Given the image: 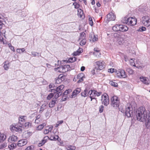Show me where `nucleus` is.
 <instances>
[{
  "label": "nucleus",
  "instance_id": "1",
  "mask_svg": "<svg viewBox=\"0 0 150 150\" xmlns=\"http://www.w3.org/2000/svg\"><path fill=\"white\" fill-rule=\"evenodd\" d=\"M137 120L141 122H145V125H147L150 122V113L149 111L146 110L144 108L139 107L137 111Z\"/></svg>",
  "mask_w": 150,
  "mask_h": 150
},
{
  "label": "nucleus",
  "instance_id": "2",
  "mask_svg": "<svg viewBox=\"0 0 150 150\" xmlns=\"http://www.w3.org/2000/svg\"><path fill=\"white\" fill-rule=\"evenodd\" d=\"M95 63L96 66V68H94L91 71L92 73L93 74L96 73L97 70H102L105 67V63L103 61H97Z\"/></svg>",
  "mask_w": 150,
  "mask_h": 150
},
{
  "label": "nucleus",
  "instance_id": "3",
  "mask_svg": "<svg viewBox=\"0 0 150 150\" xmlns=\"http://www.w3.org/2000/svg\"><path fill=\"white\" fill-rule=\"evenodd\" d=\"M111 105L113 107L117 108L119 106L120 101L117 97L114 96L111 98Z\"/></svg>",
  "mask_w": 150,
  "mask_h": 150
},
{
  "label": "nucleus",
  "instance_id": "4",
  "mask_svg": "<svg viewBox=\"0 0 150 150\" xmlns=\"http://www.w3.org/2000/svg\"><path fill=\"white\" fill-rule=\"evenodd\" d=\"M22 126L15 125H11L10 127V129L12 132H17L20 133L22 131V127H23Z\"/></svg>",
  "mask_w": 150,
  "mask_h": 150
},
{
  "label": "nucleus",
  "instance_id": "5",
  "mask_svg": "<svg viewBox=\"0 0 150 150\" xmlns=\"http://www.w3.org/2000/svg\"><path fill=\"white\" fill-rule=\"evenodd\" d=\"M132 108L131 106L129 104L128 105L126 106L125 115H126L127 117H129L131 116L132 114Z\"/></svg>",
  "mask_w": 150,
  "mask_h": 150
},
{
  "label": "nucleus",
  "instance_id": "6",
  "mask_svg": "<svg viewBox=\"0 0 150 150\" xmlns=\"http://www.w3.org/2000/svg\"><path fill=\"white\" fill-rule=\"evenodd\" d=\"M101 100L103 104L107 106L109 103V100L108 96L107 94H105L102 96Z\"/></svg>",
  "mask_w": 150,
  "mask_h": 150
},
{
  "label": "nucleus",
  "instance_id": "7",
  "mask_svg": "<svg viewBox=\"0 0 150 150\" xmlns=\"http://www.w3.org/2000/svg\"><path fill=\"white\" fill-rule=\"evenodd\" d=\"M114 36L115 39L118 42L120 45L122 44L124 42V40L121 36L117 33H115L114 34Z\"/></svg>",
  "mask_w": 150,
  "mask_h": 150
},
{
  "label": "nucleus",
  "instance_id": "8",
  "mask_svg": "<svg viewBox=\"0 0 150 150\" xmlns=\"http://www.w3.org/2000/svg\"><path fill=\"white\" fill-rule=\"evenodd\" d=\"M142 23L144 25L149 26L150 25V18L148 16L143 17Z\"/></svg>",
  "mask_w": 150,
  "mask_h": 150
},
{
  "label": "nucleus",
  "instance_id": "9",
  "mask_svg": "<svg viewBox=\"0 0 150 150\" xmlns=\"http://www.w3.org/2000/svg\"><path fill=\"white\" fill-rule=\"evenodd\" d=\"M64 88V85H62L57 87L56 89H52L50 91L52 92H53L54 93H55L57 92H62V91Z\"/></svg>",
  "mask_w": 150,
  "mask_h": 150
},
{
  "label": "nucleus",
  "instance_id": "10",
  "mask_svg": "<svg viewBox=\"0 0 150 150\" xmlns=\"http://www.w3.org/2000/svg\"><path fill=\"white\" fill-rule=\"evenodd\" d=\"M75 65L73 66V68H71V67L70 65H65L63 66H60L59 67H58L57 69L60 68L62 69L63 70V71L65 72L66 71H68V70H70L71 69H74V67Z\"/></svg>",
  "mask_w": 150,
  "mask_h": 150
},
{
  "label": "nucleus",
  "instance_id": "11",
  "mask_svg": "<svg viewBox=\"0 0 150 150\" xmlns=\"http://www.w3.org/2000/svg\"><path fill=\"white\" fill-rule=\"evenodd\" d=\"M129 21L128 25L130 26H133L135 25L137 22V20L136 18H133L132 17H129Z\"/></svg>",
  "mask_w": 150,
  "mask_h": 150
},
{
  "label": "nucleus",
  "instance_id": "12",
  "mask_svg": "<svg viewBox=\"0 0 150 150\" xmlns=\"http://www.w3.org/2000/svg\"><path fill=\"white\" fill-rule=\"evenodd\" d=\"M107 20L109 21H114L116 17L115 15L112 13H111L107 15Z\"/></svg>",
  "mask_w": 150,
  "mask_h": 150
},
{
  "label": "nucleus",
  "instance_id": "13",
  "mask_svg": "<svg viewBox=\"0 0 150 150\" xmlns=\"http://www.w3.org/2000/svg\"><path fill=\"white\" fill-rule=\"evenodd\" d=\"M89 38L90 40L91 41H92L93 42L97 41L98 40L97 36H95L93 33H90Z\"/></svg>",
  "mask_w": 150,
  "mask_h": 150
},
{
  "label": "nucleus",
  "instance_id": "14",
  "mask_svg": "<svg viewBox=\"0 0 150 150\" xmlns=\"http://www.w3.org/2000/svg\"><path fill=\"white\" fill-rule=\"evenodd\" d=\"M81 89L80 88H77L74 90L73 92L72 95L70 96V97L73 98L75 97L76 95L79 93L81 92Z\"/></svg>",
  "mask_w": 150,
  "mask_h": 150
},
{
  "label": "nucleus",
  "instance_id": "15",
  "mask_svg": "<svg viewBox=\"0 0 150 150\" xmlns=\"http://www.w3.org/2000/svg\"><path fill=\"white\" fill-rule=\"evenodd\" d=\"M89 93H90V97L91 98V101H92L93 99H94L95 103L96 104L97 103V101L95 98V95L93 94V90H89Z\"/></svg>",
  "mask_w": 150,
  "mask_h": 150
},
{
  "label": "nucleus",
  "instance_id": "16",
  "mask_svg": "<svg viewBox=\"0 0 150 150\" xmlns=\"http://www.w3.org/2000/svg\"><path fill=\"white\" fill-rule=\"evenodd\" d=\"M57 102V99L54 98H53L52 101L49 103V107L51 108L53 107Z\"/></svg>",
  "mask_w": 150,
  "mask_h": 150
},
{
  "label": "nucleus",
  "instance_id": "17",
  "mask_svg": "<svg viewBox=\"0 0 150 150\" xmlns=\"http://www.w3.org/2000/svg\"><path fill=\"white\" fill-rule=\"evenodd\" d=\"M120 32H124L126 31L128 29V28L126 26L122 25H120Z\"/></svg>",
  "mask_w": 150,
  "mask_h": 150
},
{
  "label": "nucleus",
  "instance_id": "18",
  "mask_svg": "<svg viewBox=\"0 0 150 150\" xmlns=\"http://www.w3.org/2000/svg\"><path fill=\"white\" fill-rule=\"evenodd\" d=\"M141 81L146 85L149 84L148 79L146 77H140V78Z\"/></svg>",
  "mask_w": 150,
  "mask_h": 150
},
{
  "label": "nucleus",
  "instance_id": "19",
  "mask_svg": "<svg viewBox=\"0 0 150 150\" xmlns=\"http://www.w3.org/2000/svg\"><path fill=\"white\" fill-rule=\"evenodd\" d=\"M27 143V141L26 139L21 140L18 141V146H22L25 145Z\"/></svg>",
  "mask_w": 150,
  "mask_h": 150
},
{
  "label": "nucleus",
  "instance_id": "20",
  "mask_svg": "<svg viewBox=\"0 0 150 150\" xmlns=\"http://www.w3.org/2000/svg\"><path fill=\"white\" fill-rule=\"evenodd\" d=\"M49 139V137L48 136H46L45 137L44 139H42L41 142L40 143L38 144V146H40L43 145L46 142V140Z\"/></svg>",
  "mask_w": 150,
  "mask_h": 150
},
{
  "label": "nucleus",
  "instance_id": "21",
  "mask_svg": "<svg viewBox=\"0 0 150 150\" xmlns=\"http://www.w3.org/2000/svg\"><path fill=\"white\" fill-rule=\"evenodd\" d=\"M120 25L116 24L112 27V30L115 31H119Z\"/></svg>",
  "mask_w": 150,
  "mask_h": 150
},
{
  "label": "nucleus",
  "instance_id": "22",
  "mask_svg": "<svg viewBox=\"0 0 150 150\" xmlns=\"http://www.w3.org/2000/svg\"><path fill=\"white\" fill-rule=\"evenodd\" d=\"M47 106L45 104H43L40 107V109L39 110V112L42 113L44 111V110L46 109Z\"/></svg>",
  "mask_w": 150,
  "mask_h": 150
},
{
  "label": "nucleus",
  "instance_id": "23",
  "mask_svg": "<svg viewBox=\"0 0 150 150\" xmlns=\"http://www.w3.org/2000/svg\"><path fill=\"white\" fill-rule=\"evenodd\" d=\"M120 72H121V75H122L121 78H125L127 77V75L125 74V71L122 69H120Z\"/></svg>",
  "mask_w": 150,
  "mask_h": 150
},
{
  "label": "nucleus",
  "instance_id": "24",
  "mask_svg": "<svg viewBox=\"0 0 150 150\" xmlns=\"http://www.w3.org/2000/svg\"><path fill=\"white\" fill-rule=\"evenodd\" d=\"M128 20L129 18L125 17L122 18L121 21L122 23H125L126 24H127L128 25L129 21V20Z\"/></svg>",
  "mask_w": 150,
  "mask_h": 150
},
{
  "label": "nucleus",
  "instance_id": "25",
  "mask_svg": "<svg viewBox=\"0 0 150 150\" xmlns=\"http://www.w3.org/2000/svg\"><path fill=\"white\" fill-rule=\"evenodd\" d=\"M6 138V136L0 132V142L4 140Z\"/></svg>",
  "mask_w": 150,
  "mask_h": 150
},
{
  "label": "nucleus",
  "instance_id": "26",
  "mask_svg": "<svg viewBox=\"0 0 150 150\" xmlns=\"http://www.w3.org/2000/svg\"><path fill=\"white\" fill-rule=\"evenodd\" d=\"M12 141H16L18 139V137L14 135H12L9 138Z\"/></svg>",
  "mask_w": 150,
  "mask_h": 150
},
{
  "label": "nucleus",
  "instance_id": "27",
  "mask_svg": "<svg viewBox=\"0 0 150 150\" xmlns=\"http://www.w3.org/2000/svg\"><path fill=\"white\" fill-rule=\"evenodd\" d=\"M4 68L5 70H7L9 68L8 65L9 64V63L8 62H4Z\"/></svg>",
  "mask_w": 150,
  "mask_h": 150
},
{
  "label": "nucleus",
  "instance_id": "28",
  "mask_svg": "<svg viewBox=\"0 0 150 150\" xmlns=\"http://www.w3.org/2000/svg\"><path fill=\"white\" fill-rule=\"evenodd\" d=\"M45 123H43L42 124L38 126L37 128V129L38 130H41L45 126Z\"/></svg>",
  "mask_w": 150,
  "mask_h": 150
},
{
  "label": "nucleus",
  "instance_id": "29",
  "mask_svg": "<svg viewBox=\"0 0 150 150\" xmlns=\"http://www.w3.org/2000/svg\"><path fill=\"white\" fill-rule=\"evenodd\" d=\"M54 98L56 99L60 96H61L62 94V92H58L55 93Z\"/></svg>",
  "mask_w": 150,
  "mask_h": 150
},
{
  "label": "nucleus",
  "instance_id": "30",
  "mask_svg": "<svg viewBox=\"0 0 150 150\" xmlns=\"http://www.w3.org/2000/svg\"><path fill=\"white\" fill-rule=\"evenodd\" d=\"M76 58L75 57H70L67 61V62H73L76 60Z\"/></svg>",
  "mask_w": 150,
  "mask_h": 150
},
{
  "label": "nucleus",
  "instance_id": "31",
  "mask_svg": "<svg viewBox=\"0 0 150 150\" xmlns=\"http://www.w3.org/2000/svg\"><path fill=\"white\" fill-rule=\"evenodd\" d=\"M32 134V133L31 132H27L24 134L23 136L24 137H25L28 138L31 136Z\"/></svg>",
  "mask_w": 150,
  "mask_h": 150
},
{
  "label": "nucleus",
  "instance_id": "32",
  "mask_svg": "<svg viewBox=\"0 0 150 150\" xmlns=\"http://www.w3.org/2000/svg\"><path fill=\"white\" fill-rule=\"evenodd\" d=\"M109 84L112 86L114 87H117L118 86V84L117 83L112 81L109 82Z\"/></svg>",
  "mask_w": 150,
  "mask_h": 150
},
{
  "label": "nucleus",
  "instance_id": "33",
  "mask_svg": "<svg viewBox=\"0 0 150 150\" xmlns=\"http://www.w3.org/2000/svg\"><path fill=\"white\" fill-rule=\"evenodd\" d=\"M81 51H82V48H79V50H78L76 52H74V55L76 56L79 55L81 52Z\"/></svg>",
  "mask_w": 150,
  "mask_h": 150
},
{
  "label": "nucleus",
  "instance_id": "34",
  "mask_svg": "<svg viewBox=\"0 0 150 150\" xmlns=\"http://www.w3.org/2000/svg\"><path fill=\"white\" fill-rule=\"evenodd\" d=\"M121 72H120V69H119L118 71H117L116 72V75L117 77L119 78H121L122 75H121Z\"/></svg>",
  "mask_w": 150,
  "mask_h": 150
},
{
  "label": "nucleus",
  "instance_id": "35",
  "mask_svg": "<svg viewBox=\"0 0 150 150\" xmlns=\"http://www.w3.org/2000/svg\"><path fill=\"white\" fill-rule=\"evenodd\" d=\"M93 90V94L95 95V97L96 96H100L101 93V92H98L94 90Z\"/></svg>",
  "mask_w": 150,
  "mask_h": 150
},
{
  "label": "nucleus",
  "instance_id": "36",
  "mask_svg": "<svg viewBox=\"0 0 150 150\" xmlns=\"http://www.w3.org/2000/svg\"><path fill=\"white\" fill-rule=\"evenodd\" d=\"M77 78L78 79L82 78H84V75L83 73L79 74L77 76Z\"/></svg>",
  "mask_w": 150,
  "mask_h": 150
},
{
  "label": "nucleus",
  "instance_id": "37",
  "mask_svg": "<svg viewBox=\"0 0 150 150\" xmlns=\"http://www.w3.org/2000/svg\"><path fill=\"white\" fill-rule=\"evenodd\" d=\"M71 92V90L70 89H69L66 90L63 93V96L67 95L70 92Z\"/></svg>",
  "mask_w": 150,
  "mask_h": 150
},
{
  "label": "nucleus",
  "instance_id": "38",
  "mask_svg": "<svg viewBox=\"0 0 150 150\" xmlns=\"http://www.w3.org/2000/svg\"><path fill=\"white\" fill-rule=\"evenodd\" d=\"M81 40L79 44L80 45L82 46L85 44L86 42V39H80Z\"/></svg>",
  "mask_w": 150,
  "mask_h": 150
},
{
  "label": "nucleus",
  "instance_id": "39",
  "mask_svg": "<svg viewBox=\"0 0 150 150\" xmlns=\"http://www.w3.org/2000/svg\"><path fill=\"white\" fill-rule=\"evenodd\" d=\"M54 93L53 92L51 93L49 95L47 98V100H49L51 99V98H52L54 96Z\"/></svg>",
  "mask_w": 150,
  "mask_h": 150
},
{
  "label": "nucleus",
  "instance_id": "40",
  "mask_svg": "<svg viewBox=\"0 0 150 150\" xmlns=\"http://www.w3.org/2000/svg\"><path fill=\"white\" fill-rule=\"evenodd\" d=\"M80 39H85V33L84 32H82L80 34Z\"/></svg>",
  "mask_w": 150,
  "mask_h": 150
},
{
  "label": "nucleus",
  "instance_id": "41",
  "mask_svg": "<svg viewBox=\"0 0 150 150\" xmlns=\"http://www.w3.org/2000/svg\"><path fill=\"white\" fill-rule=\"evenodd\" d=\"M126 71L130 74H132L134 73V71L130 68L127 69Z\"/></svg>",
  "mask_w": 150,
  "mask_h": 150
},
{
  "label": "nucleus",
  "instance_id": "42",
  "mask_svg": "<svg viewBox=\"0 0 150 150\" xmlns=\"http://www.w3.org/2000/svg\"><path fill=\"white\" fill-rule=\"evenodd\" d=\"M32 123H31L28 122L25 123V124L24 126L26 128L30 127L31 126Z\"/></svg>",
  "mask_w": 150,
  "mask_h": 150
},
{
  "label": "nucleus",
  "instance_id": "43",
  "mask_svg": "<svg viewBox=\"0 0 150 150\" xmlns=\"http://www.w3.org/2000/svg\"><path fill=\"white\" fill-rule=\"evenodd\" d=\"M58 78L59 79H60V80H61L62 81L65 79V76L61 74L59 76Z\"/></svg>",
  "mask_w": 150,
  "mask_h": 150
},
{
  "label": "nucleus",
  "instance_id": "44",
  "mask_svg": "<svg viewBox=\"0 0 150 150\" xmlns=\"http://www.w3.org/2000/svg\"><path fill=\"white\" fill-rule=\"evenodd\" d=\"M129 61L130 62V64L131 65L133 66L136 67V66L135 65V63L134 62V61L133 59H130L129 60Z\"/></svg>",
  "mask_w": 150,
  "mask_h": 150
},
{
  "label": "nucleus",
  "instance_id": "45",
  "mask_svg": "<svg viewBox=\"0 0 150 150\" xmlns=\"http://www.w3.org/2000/svg\"><path fill=\"white\" fill-rule=\"evenodd\" d=\"M146 28L142 26V27L139 28L138 30V31H145L146 30Z\"/></svg>",
  "mask_w": 150,
  "mask_h": 150
},
{
  "label": "nucleus",
  "instance_id": "46",
  "mask_svg": "<svg viewBox=\"0 0 150 150\" xmlns=\"http://www.w3.org/2000/svg\"><path fill=\"white\" fill-rule=\"evenodd\" d=\"M93 54L95 55L97 57L99 58L100 57V52H94Z\"/></svg>",
  "mask_w": 150,
  "mask_h": 150
},
{
  "label": "nucleus",
  "instance_id": "47",
  "mask_svg": "<svg viewBox=\"0 0 150 150\" xmlns=\"http://www.w3.org/2000/svg\"><path fill=\"white\" fill-rule=\"evenodd\" d=\"M8 46L9 47L11 50L13 51V52L15 51L14 47L11 44H8Z\"/></svg>",
  "mask_w": 150,
  "mask_h": 150
},
{
  "label": "nucleus",
  "instance_id": "48",
  "mask_svg": "<svg viewBox=\"0 0 150 150\" xmlns=\"http://www.w3.org/2000/svg\"><path fill=\"white\" fill-rule=\"evenodd\" d=\"M7 146L6 144L5 143H3L0 144V149H3L4 148L6 147Z\"/></svg>",
  "mask_w": 150,
  "mask_h": 150
},
{
  "label": "nucleus",
  "instance_id": "49",
  "mask_svg": "<svg viewBox=\"0 0 150 150\" xmlns=\"http://www.w3.org/2000/svg\"><path fill=\"white\" fill-rule=\"evenodd\" d=\"M89 24L91 26H92L93 25V21L92 18L91 17L89 18Z\"/></svg>",
  "mask_w": 150,
  "mask_h": 150
},
{
  "label": "nucleus",
  "instance_id": "50",
  "mask_svg": "<svg viewBox=\"0 0 150 150\" xmlns=\"http://www.w3.org/2000/svg\"><path fill=\"white\" fill-rule=\"evenodd\" d=\"M69 149L68 150H74L76 149V147L75 146H70L68 147Z\"/></svg>",
  "mask_w": 150,
  "mask_h": 150
},
{
  "label": "nucleus",
  "instance_id": "51",
  "mask_svg": "<svg viewBox=\"0 0 150 150\" xmlns=\"http://www.w3.org/2000/svg\"><path fill=\"white\" fill-rule=\"evenodd\" d=\"M104 107L103 105H101L99 107V111L100 113H101L103 110Z\"/></svg>",
  "mask_w": 150,
  "mask_h": 150
},
{
  "label": "nucleus",
  "instance_id": "52",
  "mask_svg": "<svg viewBox=\"0 0 150 150\" xmlns=\"http://www.w3.org/2000/svg\"><path fill=\"white\" fill-rule=\"evenodd\" d=\"M34 147L33 146L28 147L25 150H33Z\"/></svg>",
  "mask_w": 150,
  "mask_h": 150
},
{
  "label": "nucleus",
  "instance_id": "53",
  "mask_svg": "<svg viewBox=\"0 0 150 150\" xmlns=\"http://www.w3.org/2000/svg\"><path fill=\"white\" fill-rule=\"evenodd\" d=\"M32 54L34 57H35L39 54V53L37 52H31Z\"/></svg>",
  "mask_w": 150,
  "mask_h": 150
},
{
  "label": "nucleus",
  "instance_id": "54",
  "mask_svg": "<svg viewBox=\"0 0 150 150\" xmlns=\"http://www.w3.org/2000/svg\"><path fill=\"white\" fill-rule=\"evenodd\" d=\"M41 120V119H36L35 120V123L36 124H38L40 123V121Z\"/></svg>",
  "mask_w": 150,
  "mask_h": 150
},
{
  "label": "nucleus",
  "instance_id": "55",
  "mask_svg": "<svg viewBox=\"0 0 150 150\" xmlns=\"http://www.w3.org/2000/svg\"><path fill=\"white\" fill-rule=\"evenodd\" d=\"M81 95L84 97H86L88 96H87V94L86 93V91L85 92L84 91L81 93Z\"/></svg>",
  "mask_w": 150,
  "mask_h": 150
},
{
  "label": "nucleus",
  "instance_id": "56",
  "mask_svg": "<svg viewBox=\"0 0 150 150\" xmlns=\"http://www.w3.org/2000/svg\"><path fill=\"white\" fill-rule=\"evenodd\" d=\"M115 70L114 69H108V72L112 73L114 72Z\"/></svg>",
  "mask_w": 150,
  "mask_h": 150
},
{
  "label": "nucleus",
  "instance_id": "57",
  "mask_svg": "<svg viewBox=\"0 0 150 150\" xmlns=\"http://www.w3.org/2000/svg\"><path fill=\"white\" fill-rule=\"evenodd\" d=\"M62 81L59 79V78H57V79L56 80V82L55 83H60Z\"/></svg>",
  "mask_w": 150,
  "mask_h": 150
},
{
  "label": "nucleus",
  "instance_id": "58",
  "mask_svg": "<svg viewBox=\"0 0 150 150\" xmlns=\"http://www.w3.org/2000/svg\"><path fill=\"white\" fill-rule=\"evenodd\" d=\"M16 146V144L15 143H12L10 145V147L12 149H13Z\"/></svg>",
  "mask_w": 150,
  "mask_h": 150
},
{
  "label": "nucleus",
  "instance_id": "59",
  "mask_svg": "<svg viewBox=\"0 0 150 150\" xmlns=\"http://www.w3.org/2000/svg\"><path fill=\"white\" fill-rule=\"evenodd\" d=\"M89 91L88 90V88H86L84 91L85 92L86 91V93L87 94V96H88L89 95H90V93H89Z\"/></svg>",
  "mask_w": 150,
  "mask_h": 150
},
{
  "label": "nucleus",
  "instance_id": "60",
  "mask_svg": "<svg viewBox=\"0 0 150 150\" xmlns=\"http://www.w3.org/2000/svg\"><path fill=\"white\" fill-rule=\"evenodd\" d=\"M55 86V85L52 83H50L49 85V88H54Z\"/></svg>",
  "mask_w": 150,
  "mask_h": 150
},
{
  "label": "nucleus",
  "instance_id": "61",
  "mask_svg": "<svg viewBox=\"0 0 150 150\" xmlns=\"http://www.w3.org/2000/svg\"><path fill=\"white\" fill-rule=\"evenodd\" d=\"M94 52H100V50L97 47L95 48H94Z\"/></svg>",
  "mask_w": 150,
  "mask_h": 150
},
{
  "label": "nucleus",
  "instance_id": "62",
  "mask_svg": "<svg viewBox=\"0 0 150 150\" xmlns=\"http://www.w3.org/2000/svg\"><path fill=\"white\" fill-rule=\"evenodd\" d=\"M4 24L2 23V21L0 20V30L2 28V27Z\"/></svg>",
  "mask_w": 150,
  "mask_h": 150
},
{
  "label": "nucleus",
  "instance_id": "63",
  "mask_svg": "<svg viewBox=\"0 0 150 150\" xmlns=\"http://www.w3.org/2000/svg\"><path fill=\"white\" fill-rule=\"evenodd\" d=\"M84 78H82L81 79H79L78 81H77L78 83H80L81 82L83 81V79Z\"/></svg>",
  "mask_w": 150,
  "mask_h": 150
},
{
  "label": "nucleus",
  "instance_id": "64",
  "mask_svg": "<svg viewBox=\"0 0 150 150\" xmlns=\"http://www.w3.org/2000/svg\"><path fill=\"white\" fill-rule=\"evenodd\" d=\"M49 132V131L47 129H45L44 131V133L45 134H47Z\"/></svg>",
  "mask_w": 150,
  "mask_h": 150
}]
</instances>
